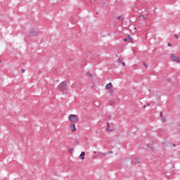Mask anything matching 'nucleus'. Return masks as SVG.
Here are the masks:
<instances>
[{
	"instance_id": "a211bd4d",
	"label": "nucleus",
	"mask_w": 180,
	"mask_h": 180,
	"mask_svg": "<svg viewBox=\"0 0 180 180\" xmlns=\"http://www.w3.org/2000/svg\"><path fill=\"white\" fill-rule=\"evenodd\" d=\"M118 20H120V19H122V15H119L117 18Z\"/></svg>"
},
{
	"instance_id": "f8f14e48",
	"label": "nucleus",
	"mask_w": 180,
	"mask_h": 180,
	"mask_svg": "<svg viewBox=\"0 0 180 180\" xmlns=\"http://www.w3.org/2000/svg\"><path fill=\"white\" fill-rule=\"evenodd\" d=\"M139 18H143V19H147V16H144V15H140Z\"/></svg>"
},
{
	"instance_id": "0eeeda50",
	"label": "nucleus",
	"mask_w": 180,
	"mask_h": 180,
	"mask_svg": "<svg viewBox=\"0 0 180 180\" xmlns=\"http://www.w3.org/2000/svg\"><path fill=\"white\" fill-rule=\"evenodd\" d=\"M86 77H90V78H94V75L89 72L86 73Z\"/></svg>"
},
{
	"instance_id": "2eb2a0df",
	"label": "nucleus",
	"mask_w": 180,
	"mask_h": 180,
	"mask_svg": "<svg viewBox=\"0 0 180 180\" xmlns=\"http://www.w3.org/2000/svg\"><path fill=\"white\" fill-rule=\"evenodd\" d=\"M122 65L123 67H126V63H125L124 62H122Z\"/></svg>"
},
{
	"instance_id": "f03ea898",
	"label": "nucleus",
	"mask_w": 180,
	"mask_h": 180,
	"mask_svg": "<svg viewBox=\"0 0 180 180\" xmlns=\"http://www.w3.org/2000/svg\"><path fill=\"white\" fill-rule=\"evenodd\" d=\"M28 34H29V36H34V37L39 36V33L37 32H36V30L33 27H30L28 29Z\"/></svg>"
},
{
	"instance_id": "1a4fd4ad",
	"label": "nucleus",
	"mask_w": 180,
	"mask_h": 180,
	"mask_svg": "<svg viewBox=\"0 0 180 180\" xmlns=\"http://www.w3.org/2000/svg\"><path fill=\"white\" fill-rule=\"evenodd\" d=\"M109 94L110 95H113V94H115V90L112 89H110Z\"/></svg>"
},
{
	"instance_id": "423d86ee",
	"label": "nucleus",
	"mask_w": 180,
	"mask_h": 180,
	"mask_svg": "<svg viewBox=\"0 0 180 180\" xmlns=\"http://www.w3.org/2000/svg\"><path fill=\"white\" fill-rule=\"evenodd\" d=\"M70 129L73 133H75V131H77V128L75 127V124H70Z\"/></svg>"
},
{
	"instance_id": "412c9836",
	"label": "nucleus",
	"mask_w": 180,
	"mask_h": 180,
	"mask_svg": "<svg viewBox=\"0 0 180 180\" xmlns=\"http://www.w3.org/2000/svg\"><path fill=\"white\" fill-rule=\"evenodd\" d=\"M118 63H122V60L117 59Z\"/></svg>"
},
{
	"instance_id": "39448f33",
	"label": "nucleus",
	"mask_w": 180,
	"mask_h": 180,
	"mask_svg": "<svg viewBox=\"0 0 180 180\" xmlns=\"http://www.w3.org/2000/svg\"><path fill=\"white\" fill-rule=\"evenodd\" d=\"M112 88H113V84L110 82L105 85V89L108 90L112 89Z\"/></svg>"
},
{
	"instance_id": "dca6fc26",
	"label": "nucleus",
	"mask_w": 180,
	"mask_h": 180,
	"mask_svg": "<svg viewBox=\"0 0 180 180\" xmlns=\"http://www.w3.org/2000/svg\"><path fill=\"white\" fill-rule=\"evenodd\" d=\"M107 154H113V151H108V152H107Z\"/></svg>"
},
{
	"instance_id": "5701e85b",
	"label": "nucleus",
	"mask_w": 180,
	"mask_h": 180,
	"mask_svg": "<svg viewBox=\"0 0 180 180\" xmlns=\"http://www.w3.org/2000/svg\"><path fill=\"white\" fill-rule=\"evenodd\" d=\"M0 64H2V60H0Z\"/></svg>"
},
{
	"instance_id": "ddd939ff",
	"label": "nucleus",
	"mask_w": 180,
	"mask_h": 180,
	"mask_svg": "<svg viewBox=\"0 0 180 180\" xmlns=\"http://www.w3.org/2000/svg\"><path fill=\"white\" fill-rule=\"evenodd\" d=\"M174 37L175 39H179V36L178 35V34H175Z\"/></svg>"
},
{
	"instance_id": "6ab92c4d",
	"label": "nucleus",
	"mask_w": 180,
	"mask_h": 180,
	"mask_svg": "<svg viewBox=\"0 0 180 180\" xmlns=\"http://www.w3.org/2000/svg\"><path fill=\"white\" fill-rule=\"evenodd\" d=\"M167 46H168L169 47H171V46H172V44H171V43H168V44H167Z\"/></svg>"
},
{
	"instance_id": "aec40b11",
	"label": "nucleus",
	"mask_w": 180,
	"mask_h": 180,
	"mask_svg": "<svg viewBox=\"0 0 180 180\" xmlns=\"http://www.w3.org/2000/svg\"><path fill=\"white\" fill-rule=\"evenodd\" d=\"M21 72H22V74H25V70L22 69V70H21Z\"/></svg>"
},
{
	"instance_id": "9b49d317",
	"label": "nucleus",
	"mask_w": 180,
	"mask_h": 180,
	"mask_svg": "<svg viewBox=\"0 0 180 180\" xmlns=\"http://www.w3.org/2000/svg\"><path fill=\"white\" fill-rule=\"evenodd\" d=\"M129 41L131 43L133 41V39H131V36H130L129 34L127 36Z\"/></svg>"
},
{
	"instance_id": "20e7f679",
	"label": "nucleus",
	"mask_w": 180,
	"mask_h": 180,
	"mask_svg": "<svg viewBox=\"0 0 180 180\" xmlns=\"http://www.w3.org/2000/svg\"><path fill=\"white\" fill-rule=\"evenodd\" d=\"M69 120H70V122H72V123L77 122V115H70L69 116Z\"/></svg>"
},
{
	"instance_id": "7ed1b4c3",
	"label": "nucleus",
	"mask_w": 180,
	"mask_h": 180,
	"mask_svg": "<svg viewBox=\"0 0 180 180\" xmlns=\"http://www.w3.org/2000/svg\"><path fill=\"white\" fill-rule=\"evenodd\" d=\"M170 58H171V61H173L179 64L180 63L179 57L175 56L174 53L170 54Z\"/></svg>"
},
{
	"instance_id": "4be33fe9",
	"label": "nucleus",
	"mask_w": 180,
	"mask_h": 180,
	"mask_svg": "<svg viewBox=\"0 0 180 180\" xmlns=\"http://www.w3.org/2000/svg\"><path fill=\"white\" fill-rule=\"evenodd\" d=\"M124 41H127V38L124 39Z\"/></svg>"
},
{
	"instance_id": "9d476101",
	"label": "nucleus",
	"mask_w": 180,
	"mask_h": 180,
	"mask_svg": "<svg viewBox=\"0 0 180 180\" xmlns=\"http://www.w3.org/2000/svg\"><path fill=\"white\" fill-rule=\"evenodd\" d=\"M68 153L69 154H72V153H74V148H71L68 150Z\"/></svg>"
},
{
	"instance_id": "b1692460",
	"label": "nucleus",
	"mask_w": 180,
	"mask_h": 180,
	"mask_svg": "<svg viewBox=\"0 0 180 180\" xmlns=\"http://www.w3.org/2000/svg\"><path fill=\"white\" fill-rule=\"evenodd\" d=\"M106 130H108V131L109 129H106Z\"/></svg>"
},
{
	"instance_id": "4468645a",
	"label": "nucleus",
	"mask_w": 180,
	"mask_h": 180,
	"mask_svg": "<svg viewBox=\"0 0 180 180\" xmlns=\"http://www.w3.org/2000/svg\"><path fill=\"white\" fill-rule=\"evenodd\" d=\"M143 65L144 67H146V68H148V65H147V63H146L145 62H143Z\"/></svg>"
},
{
	"instance_id": "f3484780",
	"label": "nucleus",
	"mask_w": 180,
	"mask_h": 180,
	"mask_svg": "<svg viewBox=\"0 0 180 180\" xmlns=\"http://www.w3.org/2000/svg\"><path fill=\"white\" fill-rule=\"evenodd\" d=\"M100 154H101V155H103V157H105L106 155V153H100Z\"/></svg>"
},
{
	"instance_id": "393cba45",
	"label": "nucleus",
	"mask_w": 180,
	"mask_h": 180,
	"mask_svg": "<svg viewBox=\"0 0 180 180\" xmlns=\"http://www.w3.org/2000/svg\"><path fill=\"white\" fill-rule=\"evenodd\" d=\"M95 153H96V151H94Z\"/></svg>"
},
{
	"instance_id": "6e6552de",
	"label": "nucleus",
	"mask_w": 180,
	"mask_h": 180,
	"mask_svg": "<svg viewBox=\"0 0 180 180\" xmlns=\"http://www.w3.org/2000/svg\"><path fill=\"white\" fill-rule=\"evenodd\" d=\"M80 158L82 160H84L85 158V152H82L81 154H80Z\"/></svg>"
},
{
	"instance_id": "f257e3e1",
	"label": "nucleus",
	"mask_w": 180,
	"mask_h": 180,
	"mask_svg": "<svg viewBox=\"0 0 180 180\" xmlns=\"http://www.w3.org/2000/svg\"><path fill=\"white\" fill-rule=\"evenodd\" d=\"M58 91L60 92H64V91H67V82H63L58 86Z\"/></svg>"
}]
</instances>
